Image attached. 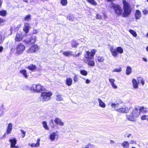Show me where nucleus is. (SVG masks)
I'll list each match as a JSON object with an SVG mask.
<instances>
[{"label": "nucleus", "mask_w": 148, "mask_h": 148, "mask_svg": "<svg viewBox=\"0 0 148 148\" xmlns=\"http://www.w3.org/2000/svg\"><path fill=\"white\" fill-rule=\"evenodd\" d=\"M44 89V87L40 84H33L30 89L31 91L35 92H42Z\"/></svg>", "instance_id": "obj_1"}, {"label": "nucleus", "mask_w": 148, "mask_h": 148, "mask_svg": "<svg viewBox=\"0 0 148 148\" xmlns=\"http://www.w3.org/2000/svg\"><path fill=\"white\" fill-rule=\"evenodd\" d=\"M52 93L51 92H44L40 95L41 99L43 101H47L51 99Z\"/></svg>", "instance_id": "obj_2"}, {"label": "nucleus", "mask_w": 148, "mask_h": 148, "mask_svg": "<svg viewBox=\"0 0 148 148\" xmlns=\"http://www.w3.org/2000/svg\"><path fill=\"white\" fill-rule=\"evenodd\" d=\"M112 55L114 57H117L118 53L122 54L123 52V48L121 47H117L116 49L112 47H111L110 49Z\"/></svg>", "instance_id": "obj_3"}, {"label": "nucleus", "mask_w": 148, "mask_h": 148, "mask_svg": "<svg viewBox=\"0 0 148 148\" xmlns=\"http://www.w3.org/2000/svg\"><path fill=\"white\" fill-rule=\"evenodd\" d=\"M92 50H91L90 52L89 51H86V53L85 54V58L87 59L88 62L87 64L90 66H92V61L91 60L92 58Z\"/></svg>", "instance_id": "obj_4"}, {"label": "nucleus", "mask_w": 148, "mask_h": 148, "mask_svg": "<svg viewBox=\"0 0 148 148\" xmlns=\"http://www.w3.org/2000/svg\"><path fill=\"white\" fill-rule=\"evenodd\" d=\"M25 46L22 43H19L17 46L16 48V53L18 55L22 54L25 49Z\"/></svg>", "instance_id": "obj_5"}, {"label": "nucleus", "mask_w": 148, "mask_h": 148, "mask_svg": "<svg viewBox=\"0 0 148 148\" xmlns=\"http://www.w3.org/2000/svg\"><path fill=\"white\" fill-rule=\"evenodd\" d=\"M39 48L37 45L34 44L32 45L27 50L28 53H36L38 51Z\"/></svg>", "instance_id": "obj_6"}, {"label": "nucleus", "mask_w": 148, "mask_h": 148, "mask_svg": "<svg viewBox=\"0 0 148 148\" xmlns=\"http://www.w3.org/2000/svg\"><path fill=\"white\" fill-rule=\"evenodd\" d=\"M113 9L116 14L118 16L123 14V10L120 6L118 4H115L113 6Z\"/></svg>", "instance_id": "obj_7"}, {"label": "nucleus", "mask_w": 148, "mask_h": 148, "mask_svg": "<svg viewBox=\"0 0 148 148\" xmlns=\"http://www.w3.org/2000/svg\"><path fill=\"white\" fill-rule=\"evenodd\" d=\"M140 114V110H139V107L136 108L132 111V115L133 116L134 118L138 117Z\"/></svg>", "instance_id": "obj_8"}, {"label": "nucleus", "mask_w": 148, "mask_h": 148, "mask_svg": "<svg viewBox=\"0 0 148 148\" xmlns=\"http://www.w3.org/2000/svg\"><path fill=\"white\" fill-rule=\"evenodd\" d=\"M30 27L28 23H26L24 24V26L23 28V30L25 32L24 36L25 37L27 36V34L29 32Z\"/></svg>", "instance_id": "obj_9"}, {"label": "nucleus", "mask_w": 148, "mask_h": 148, "mask_svg": "<svg viewBox=\"0 0 148 148\" xmlns=\"http://www.w3.org/2000/svg\"><path fill=\"white\" fill-rule=\"evenodd\" d=\"M23 41L26 44L32 45L35 42V38H27L25 40H23Z\"/></svg>", "instance_id": "obj_10"}, {"label": "nucleus", "mask_w": 148, "mask_h": 148, "mask_svg": "<svg viewBox=\"0 0 148 148\" xmlns=\"http://www.w3.org/2000/svg\"><path fill=\"white\" fill-rule=\"evenodd\" d=\"M130 108L126 107L124 108H121L116 109V110L119 112L127 113L129 112Z\"/></svg>", "instance_id": "obj_11"}, {"label": "nucleus", "mask_w": 148, "mask_h": 148, "mask_svg": "<svg viewBox=\"0 0 148 148\" xmlns=\"http://www.w3.org/2000/svg\"><path fill=\"white\" fill-rule=\"evenodd\" d=\"M124 12L123 14V16L126 17L129 15L131 13V10L130 8H124Z\"/></svg>", "instance_id": "obj_12"}, {"label": "nucleus", "mask_w": 148, "mask_h": 148, "mask_svg": "<svg viewBox=\"0 0 148 148\" xmlns=\"http://www.w3.org/2000/svg\"><path fill=\"white\" fill-rule=\"evenodd\" d=\"M9 141L10 143V147L14 148L17 143L16 138H14L12 139H10Z\"/></svg>", "instance_id": "obj_13"}, {"label": "nucleus", "mask_w": 148, "mask_h": 148, "mask_svg": "<svg viewBox=\"0 0 148 148\" xmlns=\"http://www.w3.org/2000/svg\"><path fill=\"white\" fill-rule=\"evenodd\" d=\"M54 121L56 124L57 125H59L60 126H62L64 125V123L62 121V120L61 119L58 118H56Z\"/></svg>", "instance_id": "obj_14"}, {"label": "nucleus", "mask_w": 148, "mask_h": 148, "mask_svg": "<svg viewBox=\"0 0 148 148\" xmlns=\"http://www.w3.org/2000/svg\"><path fill=\"white\" fill-rule=\"evenodd\" d=\"M12 125L11 123H10L8 124V126L6 133L7 134H10L12 131Z\"/></svg>", "instance_id": "obj_15"}, {"label": "nucleus", "mask_w": 148, "mask_h": 148, "mask_svg": "<svg viewBox=\"0 0 148 148\" xmlns=\"http://www.w3.org/2000/svg\"><path fill=\"white\" fill-rule=\"evenodd\" d=\"M141 16V12L138 10H136L135 14V17L136 19H139Z\"/></svg>", "instance_id": "obj_16"}, {"label": "nucleus", "mask_w": 148, "mask_h": 148, "mask_svg": "<svg viewBox=\"0 0 148 148\" xmlns=\"http://www.w3.org/2000/svg\"><path fill=\"white\" fill-rule=\"evenodd\" d=\"M73 81L71 78H67L66 80L65 84L68 86H71L72 84Z\"/></svg>", "instance_id": "obj_17"}, {"label": "nucleus", "mask_w": 148, "mask_h": 148, "mask_svg": "<svg viewBox=\"0 0 148 148\" xmlns=\"http://www.w3.org/2000/svg\"><path fill=\"white\" fill-rule=\"evenodd\" d=\"M115 81V79L113 78H110L109 79V81L110 83L111 84L113 88L114 89H116L117 88V87L114 84Z\"/></svg>", "instance_id": "obj_18"}, {"label": "nucleus", "mask_w": 148, "mask_h": 148, "mask_svg": "<svg viewBox=\"0 0 148 148\" xmlns=\"http://www.w3.org/2000/svg\"><path fill=\"white\" fill-rule=\"evenodd\" d=\"M122 3L123 5V9L130 8V6L129 3L126 1L123 0Z\"/></svg>", "instance_id": "obj_19"}, {"label": "nucleus", "mask_w": 148, "mask_h": 148, "mask_svg": "<svg viewBox=\"0 0 148 148\" xmlns=\"http://www.w3.org/2000/svg\"><path fill=\"white\" fill-rule=\"evenodd\" d=\"M26 68L30 70L33 71L37 69V67L35 65L31 64Z\"/></svg>", "instance_id": "obj_20"}, {"label": "nucleus", "mask_w": 148, "mask_h": 148, "mask_svg": "<svg viewBox=\"0 0 148 148\" xmlns=\"http://www.w3.org/2000/svg\"><path fill=\"white\" fill-rule=\"evenodd\" d=\"M132 82L133 88L135 89L138 88V86L136 79H133L132 80Z\"/></svg>", "instance_id": "obj_21"}, {"label": "nucleus", "mask_w": 148, "mask_h": 148, "mask_svg": "<svg viewBox=\"0 0 148 148\" xmlns=\"http://www.w3.org/2000/svg\"><path fill=\"white\" fill-rule=\"evenodd\" d=\"M121 145L123 148H129V144L127 141H123L121 144Z\"/></svg>", "instance_id": "obj_22"}, {"label": "nucleus", "mask_w": 148, "mask_h": 148, "mask_svg": "<svg viewBox=\"0 0 148 148\" xmlns=\"http://www.w3.org/2000/svg\"><path fill=\"white\" fill-rule=\"evenodd\" d=\"M40 139H38L37 140V142L36 144L34 143H32L31 144V147H34L39 146L40 145Z\"/></svg>", "instance_id": "obj_23"}, {"label": "nucleus", "mask_w": 148, "mask_h": 148, "mask_svg": "<svg viewBox=\"0 0 148 148\" xmlns=\"http://www.w3.org/2000/svg\"><path fill=\"white\" fill-rule=\"evenodd\" d=\"M20 72L22 74L23 76L26 78H28V76L27 74V71L25 69L21 70L20 71Z\"/></svg>", "instance_id": "obj_24"}, {"label": "nucleus", "mask_w": 148, "mask_h": 148, "mask_svg": "<svg viewBox=\"0 0 148 148\" xmlns=\"http://www.w3.org/2000/svg\"><path fill=\"white\" fill-rule=\"evenodd\" d=\"M98 101L99 103V106L102 108H104L106 107V104L100 99H98Z\"/></svg>", "instance_id": "obj_25"}, {"label": "nucleus", "mask_w": 148, "mask_h": 148, "mask_svg": "<svg viewBox=\"0 0 148 148\" xmlns=\"http://www.w3.org/2000/svg\"><path fill=\"white\" fill-rule=\"evenodd\" d=\"M132 71V69L131 67L127 66V67L126 71V73L127 75H129L130 74Z\"/></svg>", "instance_id": "obj_26"}, {"label": "nucleus", "mask_w": 148, "mask_h": 148, "mask_svg": "<svg viewBox=\"0 0 148 148\" xmlns=\"http://www.w3.org/2000/svg\"><path fill=\"white\" fill-rule=\"evenodd\" d=\"M56 136V133L53 132L49 136L50 139L52 140H54L55 139Z\"/></svg>", "instance_id": "obj_27"}, {"label": "nucleus", "mask_w": 148, "mask_h": 148, "mask_svg": "<svg viewBox=\"0 0 148 148\" xmlns=\"http://www.w3.org/2000/svg\"><path fill=\"white\" fill-rule=\"evenodd\" d=\"M147 108L143 106L139 107V110H140V112H147Z\"/></svg>", "instance_id": "obj_28"}, {"label": "nucleus", "mask_w": 148, "mask_h": 148, "mask_svg": "<svg viewBox=\"0 0 148 148\" xmlns=\"http://www.w3.org/2000/svg\"><path fill=\"white\" fill-rule=\"evenodd\" d=\"M79 44L75 40H73L71 43V46L73 48H77L78 45Z\"/></svg>", "instance_id": "obj_29"}, {"label": "nucleus", "mask_w": 148, "mask_h": 148, "mask_svg": "<svg viewBox=\"0 0 148 148\" xmlns=\"http://www.w3.org/2000/svg\"><path fill=\"white\" fill-rule=\"evenodd\" d=\"M126 117L128 120L131 121H133L134 119L133 116L130 114H127Z\"/></svg>", "instance_id": "obj_30"}, {"label": "nucleus", "mask_w": 148, "mask_h": 148, "mask_svg": "<svg viewBox=\"0 0 148 148\" xmlns=\"http://www.w3.org/2000/svg\"><path fill=\"white\" fill-rule=\"evenodd\" d=\"M42 124L43 125V127L46 130H49V129L48 127L47 122L45 121H43L42 122Z\"/></svg>", "instance_id": "obj_31"}, {"label": "nucleus", "mask_w": 148, "mask_h": 148, "mask_svg": "<svg viewBox=\"0 0 148 148\" xmlns=\"http://www.w3.org/2000/svg\"><path fill=\"white\" fill-rule=\"evenodd\" d=\"M72 53V51H66L64 52L62 54H63L66 56H70L72 55L71 53Z\"/></svg>", "instance_id": "obj_32"}, {"label": "nucleus", "mask_w": 148, "mask_h": 148, "mask_svg": "<svg viewBox=\"0 0 148 148\" xmlns=\"http://www.w3.org/2000/svg\"><path fill=\"white\" fill-rule=\"evenodd\" d=\"M138 79L139 82H140L142 85L143 86L145 84V81L141 77H138Z\"/></svg>", "instance_id": "obj_33"}, {"label": "nucleus", "mask_w": 148, "mask_h": 148, "mask_svg": "<svg viewBox=\"0 0 148 148\" xmlns=\"http://www.w3.org/2000/svg\"><path fill=\"white\" fill-rule=\"evenodd\" d=\"M7 14L6 11L5 10H2L0 11V15L2 16H5Z\"/></svg>", "instance_id": "obj_34"}, {"label": "nucleus", "mask_w": 148, "mask_h": 148, "mask_svg": "<svg viewBox=\"0 0 148 148\" xmlns=\"http://www.w3.org/2000/svg\"><path fill=\"white\" fill-rule=\"evenodd\" d=\"M67 0H61L60 3L62 6H66L67 4Z\"/></svg>", "instance_id": "obj_35"}, {"label": "nucleus", "mask_w": 148, "mask_h": 148, "mask_svg": "<svg viewBox=\"0 0 148 148\" xmlns=\"http://www.w3.org/2000/svg\"><path fill=\"white\" fill-rule=\"evenodd\" d=\"M24 36L23 33L21 32H19L16 34V37H23Z\"/></svg>", "instance_id": "obj_36"}, {"label": "nucleus", "mask_w": 148, "mask_h": 148, "mask_svg": "<svg viewBox=\"0 0 148 148\" xmlns=\"http://www.w3.org/2000/svg\"><path fill=\"white\" fill-rule=\"evenodd\" d=\"M80 73L82 75L86 76L87 75V72L85 70H82L80 71Z\"/></svg>", "instance_id": "obj_37"}, {"label": "nucleus", "mask_w": 148, "mask_h": 148, "mask_svg": "<svg viewBox=\"0 0 148 148\" xmlns=\"http://www.w3.org/2000/svg\"><path fill=\"white\" fill-rule=\"evenodd\" d=\"M122 71L121 68L120 67L119 68H116L114 69L113 71L112 72H120Z\"/></svg>", "instance_id": "obj_38"}, {"label": "nucleus", "mask_w": 148, "mask_h": 148, "mask_svg": "<svg viewBox=\"0 0 148 148\" xmlns=\"http://www.w3.org/2000/svg\"><path fill=\"white\" fill-rule=\"evenodd\" d=\"M67 18L70 21H73L74 20V18L72 15H69L67 16Z\"/></svg>", "instance_id": "obj_39"}, {"label": "nucleus", "mask_w": 148, "mask_h": 148, "mask_svg": "<svg viewBox=\"0 0 148 148\" xmlns=\"http://www.w3.org/2000/svg\"><path fill=\"white\" fill-rule=\"evenodd\" d=\"M78 75H75L73 77V80L75 83H76L78 81Z\"/></svg>", "instance_id": "obj_40"}, {"label": "nucleus", "mask_w": 148, "mask_h": 148, "mask_svg": "<svg viewBox=\"0 0 148 148\" xmlns=\"http://www.w3.org/2000/svg\"><path fill=\"white\" fill-rule=\"evenodd\" d=\"M141 119L142 120H147L148 121V115H144L141 117Z\"/></svg>", "instance_id": "obj_41"}, {"label": "nucleus", "mask_w": 148, "mask_h": 148, "mask_svg": "<svg viewBox=\"0 0 148 148\" xmlns=\"http://www.w3.org/2000/svg\"><path fill=\"white\" fill-rule=\"evenodd\" d=\"M129 32L132 34L133 36L134 37H136V32L134 31V30H130Z\"/></svg>", "instance_id": "obj_42"}, {"label": "nucleus", "mask_w": 148, "mask_h": 148, "mask_svg": "<svg viewBox=\"0 0 148 148\" xmlns=\"http://www.w3.org/2000/svg\"><path fill=\"white\" fill-rule=\"evenodd\" d=\"M56 99L58 101H61L62 100L61 96L60 95L57 96Z\"/></svg>", "instance_id": "obj_43"}, {"label": "nucleus", "mask_w": 148, "mask_h": 148, "mask_svg": "<svg viewBox=\"0 0 148 148\" xmlns=\"http://www.w3.org/2000/svg\"><path fill=\"white\" fill-rule=\"evenodd\" d=\"M97 60L99 62H103L104 60V59L102 57L98 56L97 57Z\"/></svg>", "instance_id": "obj_44"}, {"label": "nucleus", "mask_w": 148, "mask_h": 148, "mask_svg": "<svg viewBox=\"0 0 148 148\" xmlns=\"http://www.w3.org/2000/svg\"><path fill=\"white\" fill-rule=\"evenodd\" d=\"M31 16L30 14L27 15L24 18L25 21L29 20V19H30Z\"/></svg>", "instance_id": "obj_45"}, {"label": "nucleus", "mask_w": 148, "mask_h": 148, "mask_svg": "<svg viewBox=\"0 0 148 148\" xmlns=\"http://www.w3.org/2000/svg\"><path fill=\"white\" fill-rule=\"evenodd\" d=\"M20 131L22 133V137L23 138L25 136L26 132L23 130H21Z\"/></svg>", "instance_id": "obj_46"}, {"label": "nucleus", "mask_w": 148, "mask_h": 148, "mask_svg": "<svg viewBox=\"0 0 148 148\" xmlns=\"http://www.w3.org/2000/svg\"><path fill=\"white\" fill-rule=\"evenodd\" d=\"M142 12H143V14H144L145 15H146L147 14H148V11L146 9H145V10H143L142 11Z\"/></svg>", "instance_id": "obj_47"}, {"label": "nucleus", "mask_w": 148, "mask_h": 148, "mask_svg": "<svg viewBox=\"0 0 148 148\" xmlns=\"http://www.w3.org/2000/svg\"><path fill=\"white\" fill-rule=\"evenodd\" d=\"M23 38H15V40L16 41L19 42L21 41L23 39Z\"/></svg>", "instance_id": "obj_48"}, {"label": "nucleus", "mask_w": 148, "mask_h": 148, "mask_svg": "<svg viewBox=\"0 0 148 148\" xmlns=\"http://www.w3.org/2000/svg\"><path fill=\"white\" fill-rule=\"evenodd\" d=\"M96 17L97 19H101L102 18V16L98 14H96Z\"/></svg>", "instance_id": "obj_49"}, {"label": "nucleus", "mask_w": 148, "mask_h": 148, "mask_svg": "<svg viewBox=\"0 0 148 148\" xmlns=\"http://www.w3.org/2000/svg\"><path fill=\"white\" fill-rule=\"evenodd\" d=\"M118 105V104H116L115 103H112L111 105V107L112 108H115L116 106Z\"/></svg>", "instance_id": "obj_50"}, {"label": "nucleus", "mask_w": 148, "mask_h": 148, "mask_svg": "<svg viewBox=\"0 0 148 148\" xmlns=\"http://www.w3.org/2000/svg\"><path fill=\"white\" fill-rule=\"evenodd\" d=\"M80 53L79 52L77 54L75 55H72L74 57H77L79 56L80 55Z\"/></svg>", "instance_id": "obj_51"}, {"label": "nucleus", "mask_w": 148, "mask_h": 148, "mask_svg": "<svg viewBox=\"0 0 148 148\" xmlns=\"http://www.w3.org/2000/svg\"><path fill=\"white\" fill-rule=\"evenodd\" d=\"M5 21V20L3 18H0V24L3 23Z\"/></svg>", "instance_id": "obj_52"}, {"label": "nucleus", "mask_w": 148, "mask_h": 148, "mask_svg": "<svg viewBox=\"0 0 148 148\" xmlns=\"http://www.w3.org/2000/svg\"><path fill=\"white\" fill-rule=\"evenodd\" d=\"M136 141L134 140H131L130 142V144H136Z\"/></svg>", "instance_id": "obj_53"}, {"label": "nucleus", "mask_w": 148, "mask_h": 148, "mask_svg": "<svg viewBox=\"0 0 148 148\" xmlns=\"http://www.w3.org/2000/svg\"><path fill=\"white\" fill-rule=\"evenodd\" d=\"M87 1L91 4H92V0H87Z\"/></svg>", "instance_id": "obj_54"}, {"label": "nucleus", "mask_w": 148, "mask_h": 148, "mask_svg": "<svg viewBox=\"0 0 148 148\" xmlns=\"http://www.w3.org/2000/svg\"><path fill=\"white\" fill-rule=\"evenodd\" d=\"M90 81L88 79H86V84H88L90 83Z\"/></svg>", "instance_id": "obj_55"}, {"label": "nucleus", "mask_w": 148, "mask_h": 148, "mask_svg": "<svg viewBox=\"0 0 148 148\" xmlns=\"http://www.w3.org/2000/svg\"><path fill=\"white\" fill-rule=\"evenodd\" d=\"M3 50V48L2 46H0V52H1Z\"/></svg>", "instance_id": "obj_56"}, {"label": "nucleus", "mask_w": 148, "mask_h": 148, "mask_svg": "<svg viewBox=\"0 0 148 148\" xmlns=\"http://www.w3.org/2000/svg\"><path fill=\"white\" fill-rule=\"evenodd\" d=\"M114 143V141L113 140H110V143L111 144H113Z\"/></svg>", "instance_id": "obj_57"}, {"label": "nucleus", "mask_w": 148, "mask_h": 148, "mask_svg": "<svg viewBox=\"0 0 148 148\" xmlns=\"http://www.w3.org/2000/svg\"><path fill=\"white\" fill-rule=\"evenodd\" d=\"M142 59L143 61H145V62H147V60L146 58H143Z\"/></svg>", "instance_id": "obj_58"}, {"label": "nucleus", "mask_w": 148, "mask_h": 148, "mask_svg": "<svg viewBox=\"0 0 148 148\" xmlns=\"http://www.w3.org/2000/svg\"><path fill=\"white\" fill-rule=\"evenodd\" d=\"M97 3L93 0V5H96Z\"/></svg>", "instance_id": "obj_59"}, {"label": "nucleus", "mask_w": 148, "mask_h": 148, "mask_svg": "<svg viewBox=\"0 0 148 148\" xmlns=\"http://www.w3.org/2000/svg\"><path fill=\"white\" fill-rule=\"evenodd\" d=\"M96 51H95V50L93 49V56L95 55Z\"/></svg>", "instance_id": "obj_60"}, {"label": "nucleus", "mask_w": 148, "mask_h": 148, "mask_svg": "<svg viewBox=\"0 0 148 148\" xmlns=\"http://www.w3.org/2000/svg\"><path fill=\"white\" fill-rule=\"evenodd\" d=\"M6 132L3 135V137H4V138H5V136H6Z\"/></svg>", "instance_id": "obj_61"}, {"label": "nucleus", "mask_w": 148, "mask_h": 148, "mask_svg": "<svg viewBox=\"0 0 148 148\" xmlns=\"http://www.w3.org/2000/svg\"><path fill=\"white\" fill-rule=\"evenodd\" d=\"M23 1L26 3H27L28 0H23Z\"/></svg>", "instance_id": "obj_62"}, {"label": "nucleus", "mask_w": 148, "mask_h": 148, "mask_svg": "<svg viewBox=\"0 0 148 148\" xmlns=\"http://www.w3.org/2000/svg\"><path fill=\"white\" fill-rule=\"evenodd\" d=\"M15 148H19V147L18 146H15L14 147Z\"/></svg>", "instance_id": "obj_63"}, {"label": "nucleus", "mask_w": 148, "mask_h": 148, "mask_svg": "<svg viewBox=\"0 0 148 148\" xmlns=\"http://www.w3.org/2000/svg\"><path fill=\"white\" fill-rule=\"evenodd\" d=\"M146 50L147 51H148V46L146 47Z\"/></svg>", "instance_id": "obj_64"}]
</instances>
